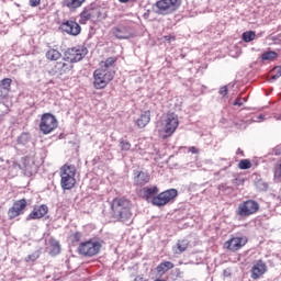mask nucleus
Segmentation results:
<instances>
[{
    "label": "nucleus",
    "mask_w": 281,
    "mask_h": 281,
    "mask_svg": "<svg viewBox=\"0 0 281 281\" xmlns=\"http://www.w3.org/2000/svg\"><path fill=\"white\" fill-rule=\"evenodd\" d=\"M36 260H38V256H36L35 254L29 255L25 258V262H36Z\"/></svg>",
    "instance_id": "nucleus-36"
},
{
    "label": "nucleus",
    "mask_w": 281,
    "mask_h": 281,
    "mask_svg": "<svg viewBox=\"0 0 281 281\" xmlns=\"http://www.w3.org/2000/svg\"><path fill=\"white\" fill-rule=\"evenodd\" d=\"M61 56L63 54L60 53V50L56 48H49L45 54L47 60H59Z\"/></svg>",
    "instance_id": "nucleus-25"
},
{
    "label": "nucleus",
    "mask_w": 281,
    "mask_h": 281,
    "mask_svg": "<svg viewBox=\"0 0 281 281\" xmlns=\"http://www.w3.org/2000/svg\"><path fill=\"white\" fill-rule=\"evenodd\" d=\"M150 182V175L146 171H137L134 177V183L139 188L146 186V183Z\"/></svg>",
    "instance_id": "nucleus-20"
},
{
    "label": "nucleus",
    "mask_w": 281,
    "mask_h": 281,
    "mask_svg": "<svg viewBox=\"0 0 281 281\" xmlns=\"http://www.w3.org/2000/svg\"><path fill=\"white\" fill-rule=\"evenodd\" d=\"M60 29L63 32H66V34H69L70 36H78L80 32H82V27H80V24L74 20H67L64 21L60 24Z\"/></svg>",
    "instance_id": "nucleus-14"
},
{
    "label": "nucleus",
    "mask_w": 281,
    "mask_h": 281,
    "mask_svg": "<svg viewBox=\"0 0 281 281\" xmlns=\"http://www.w3.org/2000/svg\"><path fill=\"white\" fill-rule=\"evenodd\" d=\"M276 58H278V53L273 50L265 52L261 55V60H276Z\"/></svg>",
    "instance_id": "nucleus-28"
},
{
    "label": "nucleus",
    "mask_w": 281,
    "mask_h": 281,
    "mask_svg": "<svg viewBox=\"0 0 281 281\" xmlns=\"http://www.w3.org/2000/svg\"><path fill=\"white\" fill-rule=\"evenodd\" d=\"M150 124V110H146L136 120V126L138 128H146Z\"/></svg>",
    "instance_id": "nucleus-21"
},
{
    "label": "nucleus",
    "mask_w": 281,
    "mask_h": 281,
    "mask_svg": "<svg viewBox=\"0 0 281 281\" xmlns=\"http://www.w3.org/2000/svg\"><path fill=\"white\" fill-rule=\"evenodd\" d=\"M112 218L123 225L133 224V202L126 196L114 198L110 203Z\"/></svg>",
    "instance_id": "nucleus-2"
},
{
    "label": "nucleus",
    "mask_w": 281,
    "mask_h": 281,
    "mask_svg": "<svg viewBox=\"0 0 281 281\" xmlns=\"http://www.w3.org/2000/svg\"><path fill=\"white\" fill-rule=\"evenodd\" d=\"M246 102L247 100L245 98H237L233 104L234 106H243Z\"/></svg>",
    "instance_id": "nucleus-33"
},
{
    "label": "nucleus",
    "mask_w": 281,
    "mask_h": 281,
    "mask_svg": "<svg viewBox=\"0 0 281 281\" xmlns=\"http://www.w3.org/2000/svg\"><path fill=\"white\" fill-rule=\"evenodd\" d=\"M89 54V49L85 46H75L71 48H68L65 52V58L68 59L72 65L74 63H80L85 56Z\"/></svg>",
    "instance_id": "nucleus-11"
},
{
    "label": "nucleus",
    "mask_w": 281,
    "mask_h": 281,
    "mask_svg": "<svg viewBox=\"0 0 281 281\" xmlns=\"http://www.w3.org/2000/svg\"><path fill=\"white\" fill-rule=\"evenodd\" d=\"M233 186H245V178H235L233 180Z\"/></svg>",
    "instance_id": "nucleus-35"
},
{
    "label": "nucleus",
    "mask_w": 281,
    "mask_h": 281,
    "mask_svg": "<svg viewBox=\"0 0 281 281\" xmlns=\"http://www.w3.org/2000/svg\"><path fill=\"white\" fill-rule=\"evenodd\" d=\"M49 212V207L45 204L35 205L32 210V212L27 215L26 221H38L46 216V214Z\"/></svg>",
    "instance_id": "nucleus-15"
},
{
    "label": "nucleus",
    "mask_w": 281,
    "mask_h": 281,
    "mask_svg": "<svg viewBox=\"0 0 281 281\" xmlns=\"http://www.w3.org/2000/svg\"><path fill=\"white\" fill-rule=\"evenodd\" d=\"M120 3H128L131 0H119Z\"/></svg>",
    "instance_id": "nucleus-42"
},
{
    "label": "nucleus",
    "mask_w": 281,
    "mask_h": 281,
    "mask_svg": "<svg viewBox=\"0 0 281 281\" xmlns=\"http://www.w3.org/2000/svg\"><path fill=\"white\" fill-rule=\"evenodd\" d=\"M58 128V120L52 113H44L40 121V131L43 135H49Z\"/></svg>",
    "instance_id": "nucleus-8"
},
{
    "label": "nucleus",
    "mask_w": 281,
    "mask_h": 281,
    "mask_svg": "<svg viewBox=\"0 0 281 281\" xmlns=\"http://www.w3.org/2000/svg\"><path fill=\"white\" fill-rule=\"evenodd\" d=\"M227 91H228L227 86L222 87L220 89V95H223V97L227 95Z\"/></svg>",
    "instance_id": "nucleus-39"
},
{
    "label": "nucleus",
    "mask_w": 281,
    "mask_h": 281,
    "mask_svg": "<svg viewBox=\"0 0 281 281\" xmlns=\"http://www.w3.org/2000/svg\"><path fill=\"white\" fill-rule=\"evenodd\" d=\"M31 8H38L41 5V0H29Z\"/></svg>",
    "instance_id": "nucleus-37"
},
{
    "label": "nucleus",
    "mask_w": 281,
    "mask_h": 281,
    "mask_svg": "<svg viewBox=\"0 0 281 281\" xmlns=\"http://www.w3.org/2000/svg\"><path fill=\"white\" fill-rule=\"evenodd\" d=\"M260 210V204L255 200H246L238 204L236 210L237 216L240 218H249V216H254Z\"/></svg>",
    "instance_id": "nucleus-6"
},
{
    "label": "nucleus",
    "mask_w": 281,
    "mask_h": 281,
    "mask_svg": "<svg viewBox=\"0 0 281 281\" xmlns=\"http://www.w3.org/2000/svg\"><path fill=\"white\" fill-rule=\"evenodd\" d=\"M74 69V64L69 61L66 57L61 60L57 61L52 71L53 74H57L58 76H67V74L71 72Z\"/></svg>",
    "instance_id": "nucleus-13"
},
{
    "label": "nucleus",
    "mask_w": 281,
    "mask_h": 281,
    "mask_svg": "<svg viewBox=\"0 0 281 281\" xmlns=\"http://www.w3.org/2000/svg\"><path fill=\"white\" fill-rule=\"evenodd\" d=\"M70 240H71V243H80V240H82V233L76 232V233L71 234Z\"/></svg>",
    "instance_id": "nucleus-31"
},
{
    "label": "nucleus",
    "mask_w": 281,
    "mask_h": 281,
    "mask_svg": "<svg viewBox=\"0 0 281 281\" xmlns=\"http://www.w3.org/2000/svg\"><path fill=\"white\" fill-rule=\"evenodd\" d=\"M252 280H260L267 273V263L261 259L256 261L250 270Z\"/></svg>",
    "instance_id": "nucleus-16"
},
{
    "label": "nucleus",
    "mask_w": 281,
    "mask_h": 281,
    "mask_svg": "<svg viewBox=\"0 0 281 281\" xmlns=\"http://www.w3.org/2000/svg\"><path fill=\"white\" fill-rule=\"evenodd\" d=\"M142 198L145 201H150L156 207H164L168 205L176 196H179V191L177 189H168L159 193V188L157 187H145L140 191Z\"/></svg>",
    "instance_id": "nucleus-3"
},
{
    "label": "nucleus",
    "mask_w": 281,
    "mask_h": 281,
    "mask_svg": "<svg viewBox=\"0 0 281 281\" xmlns=\"http://www.w3.org/2000/svg\"><path fill=\"white\" fill-rule=\"evenodd\" d=\"M190 247V241L188 239H180L177 243V249L176 254H183Z\"/></svg>",
    "instance_id": "nucleus-26"
},
{
    "label": "nucleus",
    "mask_w": 281,
    "mask_h": 281,
    "mask_svg": "<svg viewBox=\"0 0 281 281\" xmlns=\"http://www.w3.org/2000/svg\"><path fill=\"white\" fill-rule=\"evenodd\" d=\"M60 186L64 190L76 188V166L65 164L60 167Z\"/></svg>",
    "instance_id": "nucleus-5"
},
{
    "label": "nucleus",
    "mask_w": 281,
    "mask_h": 281,
    "mask_svg": "<svg viewBox=\"0 0 281 281\" xmlns=\"http://www.w3.org/2000/svg\"><path fill=\"white\" fill-rule=\"evenodd\" d=\"M27 210V200L21 199L13 202V205L8 211V217L10 221H14L18 216L25 214Z\"/></svg>",
    "instance_id": "nucleus-12"
},
{
    "label": "nucleus",
    "mask_w": 281,
    "mask_h": 281,
    "mask_svg": "<svg viewBox=\"0 0 281 281\" xmlns=\"http://www.w3.org/2000/svg\"><path fill=\"white\" fill-rule=\"evenodd\" d=\"M170 269H175V263H172L171 261H164L156 267V271L157 273H159V276L168 273Z\"/></svg>",
    "instance_id": "nucleus-24"
},
{
    "label": "nucleus",
    "mask_w": 281,
    "mask_h": 281,
    "mask_svg": "<svg viewBox=\"0 0 281 281\" xmlns=\"http://www.w3.org/2000/svg\"><path fill=\"white\" fill-rule=\"evenodd\" d=\"M48 245L50 247L49 255L50 256H58L60 251H63V248L60 247V241L57 239L50 238L48 240Z\"/></svg>",
    "instance_id": "nucleus-23"
},
{
    "label": "nucleus",
    "mask_w": 281,
    "mask_h": 281,
    "mask_svg": "<svg viewBox=\"0 0 281 281\" xmlns=\"http://www.w3.org/2000/svg\"><path fill=\"white\" fill-rule=\"evenodd\" d=\"M274 71H277V75L272 76L273 80H278L281 76V67L274 68Z\"/></svg>",
    "instance_id": "nucleus-38"
},
{
    "label": "nucleus",
    "mask_w": 281,
    "mask_h": 281,
    "mask_svg": "<svg viewBox=\"0 0 281 281\" xmlns=\"http://www.w3.org/2000/svg\"><path fill=\"white\" fill-rule=\"evenodd\" d=\"M112 34L119 40H126L131 38V31L128 30V26L120 24L112 29Z\"/></svg>",
    "instance_id": "nucleus-19"
},
{
    "label": "nucleus",
    "mask_w": 281,
    "mask_h": 281,
    "mask_svg": "<svg viewBox=\"0 0 281 281\" xmlns=\"http://www.w3.org/2000/svg\"><path fill=\"white\" fill-rule=\"evenodd\" d=\"M162 38H165V41H167L168 43H172V42L177 41V35H175V33H172V34L162 36Z\"/></svg>",
    "instance_id": "nucleus-32"
},
{
    "label": "nucleus",
    "mask_w": 281,
    "mask_h": 281,
    "mask_svg": "<svg viewBox=\"0 0 281 281\" xmlns=\"http://www.w3.org/2000/svg\"><path fill=\"white\" fill-rule=\"evenodd\" d=\"M10 91H12V79L4 78L0 80V100H8Z\"/></svg>",
    "instance_id": "nucleus-17"
},
{
    "label": "nucleus",
    "mask_w": 281,
    "mask_h": 281,
    "mask_svg": "<svg viewBox=\"0 0 281 281\" xmlns=\"http://www.w3.org/2000/svg\"><path fill=\"white\" fill-rule=\"evenodd\" d=\"M236 155H240V157H245V151L241 148L236 150Z\"/></svg>",
    "instance_id": "nucleus-41"
},
{
    "label": "nucleus",
    "mask_w": 281,
    "mask_h": 281,
    "mask_svg": "<svg viewBox=\"0 0 281 281\" xmlns=\"http://www.w3.org/2000/svg\"><path fill=\"white\" fill-rule=\"evenodd\" d=\"M247 243H249V238L247 236H232L228 240L224 243V249L231 251L232 254H236V251H240Z\"/></svg>",
    "instance_id": "nucleus-9"
},
{
    "label": "nucleus",
    "mask_w": 281,
    "mask_h": 281,
    "mask_svg": "<svg viewBox=\"0 0 281 281\" xmlns=\"http://www.w3.org/2000/svg\"><path fill=\"white\" fill-rule=\"evenodd\" d=\"M131 142H128V140H124V139H121L120 140V148H121V150H123V151H128V150H131Z\"/></svg>",
    "instance_id": "nucleus-30"
},
{
    "label": "nucleus",
    "mask_w": 281,
    "mask_h": 281,
    "mask_svg": "<svg viewBox=\"0 0 281 281\" xmlns=\"http://www.w3.org/2000/svg\"><path fill=\"white\" fill-rule=\"evenodd\" d=\"M243 41L245 43H251V41H256V32L247 31L243 33Z\"/></svg>",
    "instance_id": "nucleus-27"
},
{
    "label": "nucleus",
    "mask_w": 281,
    "mask_h": 281,
    "mask_svg": "<svg viewBox=\"0 0 281 281\" xmlns=\"http://www.w3.org/2000/svg\"><path fill=\"white\" fill-rule=\"evenodd\" d=\"M274 179H278V181H281V162L279 164L278 168L274 169Z\"/></svg>",
    "instance_id": "nucleus-34"
},
{
    "label": "nucleus",
    "mask_w": 281,
    "mask_h": 281,
    "mask_svg": "<svg viewBox=\"0 0 281 281\" xmlns=\"http://www.w3.org/2000/svg\"><path fill=\"white\" fill-rule=\"evenodd\" d=\"M86 1L87 0H63V5L64 8H68V10H78V8H82Z\"/></svg>",
    "instance_id": "nucleus-22"
},
{
    "label": "nucleus",
    "mask_w": 281,
    "mask_h": 281,
    "mask_svg": "<svg viewBox=\"0 0 281 281\" xmlns=\"http://www.w3.org/2000/svg\"><path fill=\"white\" fill-rule=\"evenodd\" d=\"M97 13H98V10H95V8L86 7L80 13L79 23H81L82 25H87V22L91 21V19H95Z\"/></svg>",
    "instance_id": "nucleus-18"
},
{
    "label": "nucleus",
    "mask_w": 281,
    "mask_h": 281,
    "mask_svg": "<svg viewBox=\"0 0 281 281\" xmlns=\"http://www.w3.org/2000/svg\"><path fill=\"white\" fill-rule=\"evenodd\" d=\"M158 14H172L181 8V0H159L156 2Z\"/></svg>",
    "instance_id": "nucleus-10"
},
{
    "label": "nucleus",
    "mask_w": 281,
    "mask_h": 281,
    "mask_svg": "<svg viewBox=\"0 0 281 281\" xmlns=\"http://www.w3.org/2000/svg\"><path fill=\"white\" fill-rule=\"evenodd\" d=\"M100 249H102V244H100V241L90 239L79 244L78 254H80V256L91 258L93 256H98V254H100Z\"/></svg>",
    "instance_id": "nucleus-7"
},
{
    "label": "nucleus",
    "mask_w": 281,
    "mask_h": 281,
    "mask_svg": "<svg viewBox=\"0 0 281 281\" xmlns=\"http://www.w3.org/2000/svg\"><path fill=\"white\" fill-rule=\"evenodd\" d=\"M158 133L162 139L172 137L177 133V128H179V115L171 111L167 112L158 123Z\"/></svg>",
    "instance_id": "nucleus-4"
},
{
    "label": "nucleus",
    "mask_w": 281,
    "mask_h": 281,
    "mask_svg": "<svg viewBox=\"0 0 281 281\" xmlns=\"http://www.w3.org/2000/svg\"><path fill=\"white\" fill-rule=\"evenodd\" d=\"M115 63L117 57H109L99 63V68L93 71V87L94 89H106L109 83L115 78Z\"/></svg>",
    "instance_id": "nucleus-1"
},
{
    "label": "nucleus",
    "mask_w": 281,
    "mask_h": 281,
    "mask_svg": "<svg viewBox=\"0 0 281 281\" xmlns=\"http://www.w3.org/2000/svg\"><path fill=\"white\" fill-rule=\"evenodd\" d=\"M238 168H239V170H249V168H251V160H249V159H241L238 162Z\"/></svg>",
    "instance_id": "nucleus-29"
},
{
    "label": "nucleus",
    "mask_w": 281,
    "mask_h": 281,
    "mask_svg": "<svg viewBox=\"0 0 281 281\" xmlns=\"http://www.w3.org/2000/svg\"><path fill=\"white\" fill-rule=\"evenodd\" d=\"M189 153H192V155H198L199 149L196 147L192 146V147H189Z\"/></svg>",
    "instance_id": "nucleus-40"
}]
</instances>
